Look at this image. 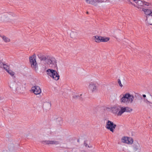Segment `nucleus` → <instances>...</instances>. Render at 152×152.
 <instances>
[{"label": "nucleus", "mask_w": 152, "mask_h": 152, "mask_svg": "<svg viewBox=\"0 0 152 152\" xmlns=\"http://www.w3.org/2000/svg\"><path fill=\"white\" fill-rule=\"evenodd\" d=\"M48 56H39V57L41 61H45V63L47 61V59L48 58Z\"/></svg>", "instance_id": "obj_15"}, {"label": "nucleus", "mask_w": 152, "mask_h": 152, "mask_svg": "<svg viewBox=\"0 0 152 152\" xmlns=\"http://www.w3.org/2000/svg\"><path fill=\"white\" fill-rule=\"evenodd\" d=\"M142 10L145 12V14L148 15V17L149 16H152V12L150 10L143 9Z\"/></svg>", "instance_id": "obj_13"}, {"label": "nucleus", "mask_w": 152, "mask_h": 152, "mask_svg": "<svg viewBox=\"0 0 152 152\" xmlns=\"http://www.w3.org/2000/svg\"><path fill=\"white\" fill-rule=\"evenodd\" d=\"M7 72L11 76L13 77V78H15V76H14L15 72L12 71V70L10 69L7 71Z\"/></svg>", "instance_id": "obj_17"}, {"label": "nucleus", "mask_w": 152, "mask_h": 152, "mask_svg": "<svg viewBox=\"0 0 152 152\" xmlns=\"http://www.w3.org/2000/svg\"><path fill=\"white\" fill-rule=\"evenodd\" d=\"M143 97L145 98L146 97V95L145 94H143L142 95Z\"/></svg>", "instance_id": "obj_29"}, {"label": "nucleus", "mask_w": 152, "mask_h": 152, "mask_svg": "<svg viewBox=\"0 0 152 152\" xmlns=\"http://www.w3.org/2000/svg\"><path fill=\"white\" fill-rule=\"evenodd\" d=\"M88 148H90V147H91H91H89V145H88Z\"/></svg>", "instance_id": "obj_33"}, {"label": "nucleus", "mask_w": 152, "mask_h": 152, "mask_svg": "<svg viewBox=\"0 0 152 152\" xmlns=\"http://www.w3.org/2000/svg\"><path fill=\"white\" fill-rule=\"evenodd\" d=\"M151 95H152V90L151 91Z\"/></svg>", "instance_id": "obj_34"}, {"label": "nucleus", "mask_w": 152, "mask_h": 152, "mask_svg": "<svg viewBox=\"0 0 152 152\" xmlns=\"http://www.w3.org/2000/svg\"><path fill=\"white\" fill-rule=\"evenodd\" d=\"M134 99V97L132 95L126 93L123 95L120 100L121 102L127 104L132 103Z\"/></svg>", "instance_id": "obj_1"}, {"label": "nucleus", "mask_w": 152, "mask_h": 152, "mask_svg": "<svg viewBox=\"0 0 152 152\" xmlns=\"http://www.w3.org/2000/svg\"><path fill=\"white\" fill-rule=\"evenodd\" d=\"M120 107L119 105L114 106L111 108L112 112L114 114H117L120 110Z\"/></svg>", "instance_id": "obj_11"}, {"label": "nucleus", "mask_w": 152, "mask_h": 152, "mask_svg": "<svg viewBox=\"0 0 152 152\" xmlns=\"http://www.w3.org/2000/svg\"><path fill=\"white\" fill-rule=\"evenodd\" d=\"M57 121L58 122V124L60 125L62 123L63 119L61 118H58Z\"/></svg>", "instance_id": "obj_23"}, {"label": "nucleus", "mask_w": 152, "mask_h": 152, "mask_svg": "<svg viewBox=\"0 0 152 152\" xmlns=\"http://www.w3.org/2000/svg\"><path fill=\"white\" fill-rule=\"evenodd\" d=\"M110 38L108 37L104 38L101 37V42H107L109 41Z\"/></svg>", "instance_id": "obj_19"}, {"label": "nucleus", "mask_w": 152, "mask_h": 152, "mask_svg": "<svg viewBox=\"0 0 152 152\" xmlns=\"http://www.w3.org/2000/svg\"><path fill=\"white\" fill-rule=\"evenodd\" d=\"M120 107V110L117 113L118 116H121L124 112L130 113L132 111V109L129 107H122L121 106H119Z\"/></svg>", "instance_id": "obj_4"}, {"label": "nucleus", "mask_w": 152, "mask_h": 152, "mask_svg": "<svg viewBox=\"0 0 152 152\" xmlns=\"http://www.w3.org/2000/svg\"><path fill=\"white\" fill-rule=\"evenodd\" d=\"M47 74L48 76L56 80H58L59 78V75L57 72L53 69H48L46 71Z\"/></svg>", "instance_id": "obj_2"}, {"label": "nucleus", "mask_w": 152, "mask_h": 152, "mask_svg": "<svg viewBox=\"0 0 152 152\" xmlns=\"http://www.w3.org/2000/svg\"><path fill=\"white\" fill-rule=\"evenodd\" d=\"M31 91L36 95L40 94L42 91L40 87L37 86L32 87L31 88Z\"/></svg>", "instance_id": "obj_6"}, {"label": "nucleus", "mask_w": 152, "mask_h": 152, "mask_svg": "<svg viewBox=\"0 0 152 152\" xmlns=\"http://www.w3.org/2000/svg\"><path fill=\"white\" fill-rule=\"evenodd\" d=\"M29 61L31 63V66L32 68L34 69L35 70L38 69L37 64L36 61V56L35 55L29 57Z\"/></svg>", "instance_id": "obj_3"}, {"label": "nucleus", "mask_w": 152, "mask_h": 152, "mask_svg": "<svg viewBox=\"0 0 152 152\" xmlns=\"http://www.w3.org/2000/svg\"><path fill=\"white\" fill-rule=\"evenodd\" d=\"M121 141L124 143L131 144L133 142V140L131 138L127 137H123L121 139Z\"/></svg>", "instance_id": "obj_8"}, {"label": "nucleus", "mask_w": 152, "mask_h": 152, "mask_svg": "<svg viewBox=\"0 0 152 152\" xmlns=\"http://www.w3.org/2000/svg\"><path fill=\"white\" fill-rule=\"evenodd\" d=\"M105 0H94L95 5L96 6V3H101L104 2Z\"/></svg>", "instance_id": "obj_22"}, {"label": "nucleus", "mask_w": 152, "mask_h": 152, "mask_svg": "<svg viewBox=\"0 0 152 152\" xmlns=\"http://www.w3.org/2000/svg\"><path fill=\"white\" fill-rule=\"evenodd\" d=\"M116 126V125L113 122L109 120L107 121L106 125L107 129L109 130L110 131L113 132Z\"/></svg>", "instance_id": "obj_5"}, {"label": "nucleus", "mask_w": 152, "mask_h": 152, "mask_svg": "<svg viewBox=\"0 0 152 152\" xmlns=\"http://www.w3.org/2000/svg\"><path fill=\"white\" fill-rule=\"evenodd\" d=\"M148 16L146 17V21L147 23L148 24L150 25H152V23L151 22H150L148 20Z\"/></svg>", "instance_id": "obj_25"}, {"label": "nucleus", "mask_w": 152, "mask_h": 152, "mask_svg": "<svg viewBox=\"0 0 152 152\" xmlns=\"http://www.w3.org/2000/svg\"><path fill=\"white\" fill-rule=\"evenodd\" d=\"M87 13H88V12H87Z\"/></svg>", "instance_id": "obj_35"}, {"label": "nucleus", "mask_w": 152, "mask_h": 152, "mask_svg": "<svg viewBox=\"0 0 152 152\" xmlns=\"http://www.w3.org/2000/svg\"><path fill=\"white\" fill-rule=\"evenodd\" d=\"M42 143L47 145H58L59 144L58 141L56 140H45L42 141Z\"/></svg>", "instance_id": "obj_10"}, {"label": "nucleus", "mask_w": 152, "mask_h": 152, "mask_svg": "<svg viewBox=\"0 0 152 152\" xmlns=\"http://www.w3.org/2000/svg\"><path fill=\"white\" fill-rule=\"evenodd\" d=\"M101 37L96 35L94 36L93 37L94 38V39L96 42H101Z\"/></svg>", "instance_id": "obj_16"}, {"label": "nucleus", "mask_w": 152, "mask_h": 152, "mask_svg": "<svg viewBox=\"0 0 152 152\" xmlns=\"http://www.w3.org/2000/svg\"><path fill=\"white\" fill-rule=\"evenodd\" d=\"M143 5L149 6V4L148 3L145 2V1H143Z\"/></svg>", "instance_id": "obj_27"}, {"label": "nucleus", "mask_w": 152, "mask_h": 152, "mask_svg": "<svg viewBox=\"0 0 152 152\" xmlns=\"http://www.w3.org/2000/svg\"><path fill=\"white\" fill-rule=\"evenodd\" d=\"M86 147H87V146H88V145L87 144H86V143H84Z\"/></svg>", "instance_id": "obj_30"}, {"label": "nucleus", "mask_w": 152, "mask_h": 152, "mask_svg": "<svg viewBox=\"0 0 152 152\" xmlns=\"http://www.w3.org/2000/svg\"><path fill=\"white\" fill-rule=\"evenodd\" d=\"M75 97H78V96H75L73 97L75 98Z\"/></svg>", "instance_id": "obj_32"}, {"label": "nucleus", "mask_w": 152, "mask_h": 152, "mask_svg": "<svg viewBox=\"0 0 152 152\" xmlns=\"http://www.w3.org/2000/svg\"><path fill=\"white\" fill-rule=\"evenodd\" d=\"M0 67L1 68L3 67L6 71L10 69V66H9L4 64L2 62V63H0Z\"/></svg>", "instance_id": "obj_14"}, {"label": "nucleus", "mask_w": 152, "mask_h": 152, "mask_svg": "<svg viewBox=\"0 0 152 152\" xmlns=\"http://www.w3.org/2000/svg\"><path fill=\"white\" fill-rule=\"evenodd\" d=\"M86 1L87 3L94 5H95L94 0H86Z\"/></svg>", "instance_id": "obj_21"}, {"label": "nucleus", "mask_w": 152, "mask_h": 152, "mask_svg": "<svg viewBox=\"0 0 152 152\" xmlns=\"http://www.w3.org/2000/svg\"><path fill=\"white\" fill-rule=\"evenodd\" d=\"M139 6L143 5V1L140 0H133Z\"/></svg>", "instance_id": "obj_18"}, {"label": "nucleus", "mask_w": 152, "mask_h": 152, "mask_svg": "<svg viewBox=\"0 0 152 152\" xmlns=\"http://www.w3.org/2000/svg\"><path fill=\"white\" fill-rule=\"evenodd\" d=\"M1 37L5 42H9L10 41V39L5 36H2Z\"/></svg>", "instance_id": "obj_20"}, {"label": "nucleus", "mask_w": 152, "mask_h": 152, "mask_svg": "<svg viewBox=\"0 0 152 152\" xmlns=\"http://www.w3.org/2000/svg\"><path fill=\"white\" fill-rule=\"evenodd\" d=\"M88 89L92 93L95 92L97 91V88L96 84L93 82L90 83L88 86Z\"/></svg>", "instance_id": "obj_9"}, {"label": "nucleus", "mask_w": 152, "mask_h": 152, "mask_svg": "<svg viewBox=\"0 0 152 152\" xmlns=\"http://www.w3.org/2000/svg\"><path fill=\"white\" fill-rule=\"evenodd\" d=\"M152 104H149L148 105L150 106L151 107L152 106Z\"/></svg>", "instance_id": "obj_31"}, {"label": "nucleus", "mask_w": 152, "mask_h": 152, "mask_svg": "<svg viewBox=\"0 0 152 152\" xmlns=\"http://www.w3.org/2000/svg\"><path fill=\"white\" fill-rule=\"evenodd\" d=\"M133 150L134 151H138L139 152L140 150V148L139 144L138 143L134 145H133Z\"/></svg>", "instance_id": "obj_12"}, {"label": "nucleus", "mask_w": 152, "mask_h": 152, "mask_svg": "<svg viewBox=\"0 0 152 152\" xmlns=\"http://www.w3.org/2000/svg\"><path fill=\"white\" fill-rule=\"evenodd\" d=\"M144 101L148 105L149 104H152V102L148 101L147 99H144Z\"/></svg>", "instance_id": "obj_24"}, {"label": "nucleus", "mask_w": 152, "mask_h": 152, "mask_svg": "<svg viewBox=\"0 0 152 152\" xmlns=\"http://www.w3.org/2000/svg\"><path fill=\"white\" fill-rule=\"evenodd\" d=\"M56 61L55 58L53 57H50L49 56L48 57V58L45 63L51 65V66L56 64Z\"/></svg>", "instance_id": "obj_7"}, {"label": "nucleus", "mask_w": 152, "mask_h": 152, "mask_svg": "<svg viewBox=\"0 0 152 152\" xmlns=\"http://www.w3.org/2000/svg\"><path fill=\"white\" fill-rule=\"evenodd\" d=\"M16 85V83H12V84H10V87L11 88H13L12 86H13V85Z\"/></svg>", "instance_id": "obj_28"}, {"label": "nucleus", "mask_w": 152, "mask_h": 152, "mask_svg": "<svg viewBox=\"0 0 152 152\" xmlns=\"http://www.w3.org/2000/svg\"><path fill=\"white\" fill-rule=\"evenodd\" d=\"M118 83L119 84V85L121 87H122L123 86V85L121 83V80H120V79H118Z\"/></svg>", "instance_id": "obj_26"}]
</instances>
